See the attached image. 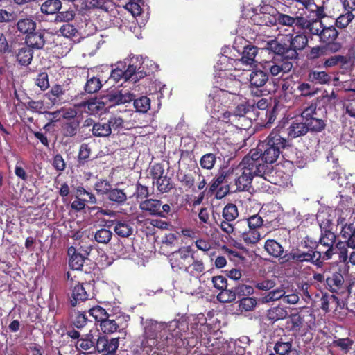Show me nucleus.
I'll list each match as a JSON object with an SVG mask.
<instances>
[{"label":"nucleus","instance_id":"nucleus-59","mask_svg":"<svg viewBox=\"0 0 355 355\" xmlns=\"http://www.w3.org/2000/svg\"><path fill=\"white\" fill-rule=\"evenodd\" d=\"M89 313L92 316L96 321L101 322L104 319H107V317L110 315L106 310L100 306H95L89 310Z\"/></svg>","mask_w":355,"mask_h":355},{"label":"nucleus","instance_id":"nucleus-43","mask_svg":"<svg viewBox=\"0 0 355 355\" xmlns=\"http://www.w3.org/2000/svg\"><path fill=\"white\" fill-rule=\"evenodd\" d=\"M62 8L60 0H46L41 5V12L45 15L57 14Z\"/></svg>","mask_w":355,"mask_h":355},{"label":"nucleus","instance_id":"nucleus-53","mask_svg":"<svg viewBox=\"0 0 355 355\" xmlns=\"http://www.w3.org/2000/svg\"><path fill=\"white\" fill-rule=\"evenodd\" d=\"M297 89L300 92V96L311 97L318 92V89L314 86L308 83H299Z\"/></svg>","mask_w":355,"mask_h":355},{"label":"nucleus","instance_id":"nucleus-1","mask_svg":"<svg viewBox=\"0 0 355 355\" xmlns=\"http://www.w3.org/2000/svg\"><path fill=\"white\" fill-rule=\"evenodd\" d=\"M290 146L289 141L286 137L284 127L277 126L274 128L265 140L261 141L256 148L251 149L246 155L255 165L263 166L266 174L269 171L268 164L275 163L282 150Z\"/></svg>","mask_w":355,"mask_h":355},{"label":"nucleus","instance_id":"nucleus-34","mask_svg":"<svg viewBox=\"0 0 355 355\" xmlns=\"http://www.w3.org/2000/svg\"><path fill=\"white\" fill-rule=\"evenodd\" d=\"M110 317L111 315H109L107 319L103 320L100 323L101 331L105 334H111L116 331L120 332L123 329L121 328V324L118 322L121 319L120 317L116 319H111Z\"/></svg>","mask_w":355,"mask_h":355},{"label":"nucleus","instance_id":"nucleus-38","mask_svg":"<svg viewBox=\"0 0 355 355\" xmlns=\"http://www.w3.org/2000/svg\"><path fill=\"white\" fill-rule=\"evenodd\" d=\"M92 135L96 137H107L112 134V130L108 121H103V120L97 121L94 124L92 128Z\"/></svg>","mask_w":355,"mask_h":355},{"label":"nucleus","instance_id":"nucleus-41","mask_svg":"<svg viewBox=\"0 0 355 355\" xmlns=\"http://www.w3.org/2000/svg\"><path fill=\"white\" fill-rule=\"evenodd\" d=\"M288 315V311L286 308L278 306L272 307L268 310L267 318L268 320L275 322L286 318Z\"/></svg>","mask_w":355,"mask_h":355},{"label":"nucleus","instance_id":"nucleus-28","mask_svg":"<svg viewBox=\"0 0 355 355\" xmlns=\"http://www.w3.org/2000/svg\"><path fill=\"white\" fill-rule=\"evenodd\" d=\"M96 338L94 336L92 331H89L77 340L76 347L78 350L87 351L88 354L96 352Z\"/></svg>","mask_w":355,"mask_h":355},{"label":"nucleus","instance_id":"nucleus-21","mask_svg":"<svg viewBox=\"0 0 355 355\" xmlns=\"http://www.w3.org/2000/svg\"><path fill=\"white\" fill-rule=\"evenodd\" d=\"M293 62L291 60L273 58L264 64V69L270 71L273 76H278L280 73H286L293 68Z\"/></svg>","mask_w":355,"mask_h":355},{"label":"nucleus","instance_id":"nucleus-15","mask_svg":"<svg viewBox=\"0 0 355 355\" xmlns=\"http://www.w3.org/2000/svg\"><path fill=\"white\" fill-rule=\"evenodd\" d=\"M338 234L336 233L320 234L318 241H317L318 246L322 245L324 248H327L325 252L315 251L313 254L310 257L313 258V256L318 255L319 258L331 259L333 255L336 254L335 250L336 243H337L336 239Z\"/></svg>","mask_w":355,"mask_h":355},{"label":"nucleus","instance_id":"nucleus-4","mask_svg":"<svg viewBox=\"0 0 355 355\" xmlns=\"http://www.w3.org/2000/svg\"><path fill=\"white\" fill-rule=\"evenodd\" d=\"M261 211L248 218L237 221V230H242V241L246 245H254L261 240L260 230L264 226V220Z\"/></svg>","mask_w":355,"mask_h":355},{"label":"nucleus","instance_id":"nucleus-3","mask_svg":"<svg viewBox=\"0 0 355 355\" xmlns=\"http://www.w3.org/2000/svg\"><path fill=\"white\" fill-rule=\"evenodd\" d=\"M355 219H347L340 214L336 219V229L339 239L336 248L339 251L340 259L346 261L348 258L347 248L355 249Z\"/></svg>","mask_w":355,"mask_h":355},{"label":"nucleus","instance_id":"nucleus-13","mask_svg":"<svg viewBox=\"0 0 355 355\" xmlns=\"http://www.w3.org/2000/svg\"><path fill=\"white\" fill-rule=\"evenodd\" d=\"M173 343V338L168 336H166L163 331L161 336L160 340H157V337L150 336L147 331H146V336L141 343V349L146 354H149L154 349L157 350L164 349Z\"/></svg>","mask_w":355,"mask_h":355},{"label":"nucleus","instance_id":"nucleus-52","mask_svg":"<svg viewBox=\"0 0 355 355\" xmlns=\"http://www.w3.org/2000/svg\"><path fill=\"white\" fill-rule=\"evenodd\" d=\"M26 109L31 110L33 112H37L38 114H43L46 112V110L49 109V106H46L44 101H34L31 100L25 105Z\"/></svg>","mask_w":355,"mask_h":355},{"label":"nucleus","instance_id":"nucleus-14","mask_svg":"<svg viewBox=\"0 0 355 355\" xmlns=\"http://www.w3.org/2000/svg\"><path fill=\"white\" fill-rule=\"evenodd\" d=\"M339 32L334 26L324 27L320 34V42L329 49V53H336L343 47L342 43L337 41Z\"/></svg>","mask_w":355,"mask_h":355},{"label":"nucleus","instance_id":"nucleus-27","mask_svg":"<svg viewBox=\"0 0 355 355\" xmlns=\"http://www.w3.org/2000/svg\"><path fill=\"white\" fill-rule=\"evenodd\" d=\"M46 32L44 30H35L31 33H28L25 38V43L30 48L35 49H41L45 44Z\"/></svg>","mask_w":355,"mask_h":355},{"label":"nucleus","instance_id":"nucleus-17","mask_svg":"<svg viewBox=\"0 0 355 355\" xmlns=\"http://www.w3.org/2000/svg\"><path fill=\"white\" fill-rule=\"evenodd\" d=\"M123 62L126 64V75L132 78V82L136 83L147 76V73L143 71L141 58L134 55L125 59Z\"/></svg>","mask_w":355,"mask_h":355},{"label":"nucleus","instance_id":"nucleus-33","mask_svg":"<svg viewBox=\"0 0 355 355\" xmlns=\"http://www.w3.org/2000/svg\"><path fill=\"white\" fill-rule=\"evenodd\" d=\"M307 127L304 121L297 122L293 121L287 130H285L286 135L290 139L297 138L305 135L308 132Z\"/></svg>","mask_w":355,"mask_h":355},{"label":"nucleus","instance_id":"nucleus-30","mask_svg":"<svg viewBox=\"0 0 355 355\" xmlns=\"http://www.w3.org/2000/svg\"><path fill=\"white\" fill-rule=\"evenodd\" d=\"M344 277L340 272H333L325 279V286L331 293H338L343 287Z\"/></svg>","mask_w":355,"mask_h":355},{"label":"nucleus","instance_id":"nucleus-50","mask_svg":"<svg viewBox=\"0 0 355 355\" xmlns=\"http://www.w3.org/2000/svg\"><path fill=\"white\" fill-rule=\"evenodd\" d=\"M113 234L111 230L101 227L94 234V240L98 243L107 244L111 241Z\"/></svg>","mask_w":355,"mask_h":355},{"label":"nucleus","instance_id":"nucleus-31","mask_svg":"<svg viewBox=\"0 0 355 355\" xmlns=\"http://www.w3.org/2000/svg\"><path fill=\"white\" fill-rule=\"evenodd\" d=\"M253 20L259 26H274L277 24V15L265 10V6L261 8V13L254 15Z\"/></svg>","mask_w":355,"mask_h":355},{"label":"nucleus","instance_id":"nucleus-5","mask_svg":"<svg viewBox=\"0 0 355 355\" xmlns=\"http://www.w3.org/2000/svg\"><path fill=\"white\" fill-rule=\"evenodd\" d=\"M264 249L270 256L278 258L280 264L284 267L300 272V261L296 260L294 257L300 253L299 248H293L290 252L284 254V249L279 243L275 239H267Z\"/></svg>","mask_w":355,"mask_h":355},{"label":"nucleus","instance_id":"nucleus-26","mask_svg":"<svg viewBox=\"0 0 355 355\" xmlns=\"http://www.w3.org/2000/svg\"><path fill=\"white\" fill-rule=\"evenodd\" d=\"M68 254L69 255V266L72 270H82L85 273L90 272L85 268L84 265L86 261H90L88 258H86L81 253L76 252L73 247L69 248Z\"/></svg>","mask_w":355,"mask_h":355},{"label":"nucleus","instance_id":"nucleus-48","mask_svg":"<svg viewBox=\"0 0 355 355\" xmlns=\"http://www.w3.org/2000/svg\"><path fill=\"white\" fill-rule=\"evenodd\" d=\"M18 31L22 33L28 35L36 28V23L29 18L19 19L17 23Z\"/></svg>","mask_w":355,"mask_h":355},{"label":"nucleus","instance_id":"nucleus-9","mask_svg":"<svg viewBox=\"0 0 355 355\" xmlns=\"http://www.w3.org/2000/svg\"><path fill=\"white\" fill-rule=\"evenodd\" d=\"M301 118L308 128V132H321L326 127L325 121L319 117L316 102H311L308 107L303 110Z\"/></svg>","mask_w":355,"mask_h":355},{"label":"nucleus","instance_id":"nucleus-46","mask_svg":"<svg viewBox=\"0 0 355 355\" xmlns=\"http://www.w3.org/2000/svg\"><path fill=\"white\" fill-rule=\"evenodd\" d=\"M102 85L99 78L94 76L90 77L89 75H88L84 89L87 94H94L101 89Z\"/></svg>","mask_w":355,"mask_h":355},{"label":"nucleus","instance_id":"nucleus-37","mask_svg":"<svg viewBox=\"0 0 355 355\" xmlns=\"http://www.w3.org/2000/svg\"><path fill=\"white\" fill-rule=\"evenodd\" d=\"M196 252L192 253L191 259L193 260L192 263H189L187 268L188 270H185L191 277H198L200 274L204 272L205 270V264L202 259H198L195 255Z\"/></svg>","mask_w":355,"mask_h":355},{"label":"nucleus","instance_id":"nucleus-10","mask_svg":"<svg viewBox=\"0 0 355 355\" xmlns=\"http://www.w3.org/2000/svg\"><path fill=\"white\" fill-rule=\"evenodd\" d=\"M139 208L144 212L153 216L167 218L171 214V206L155 198L146 199L139 204Z\"/></svg>","mask_w":355,"mask_h":355},{"label":"nucleus","instance_id":"nucleus-18","mask_svg":"<svg viewBox=\"0 0 355 355\" xmlns=\"http://www.w3.org/2000/svg\"><path fill=\"white\" fill-rule=\"evenodd\" d=\"M289 7L282 3H277V8H275L270 5H265V10L269 11L272 14H276L277 15V24H279L282 26H293L295 24V17L290 16L283 12H288Z\"/></svg>","mask_w":355,"mask_h":355},{"label":"nucleus","instance_id":"nucleus-2","mask_svg":"<svg viewBox=\"0 0 355 355\" xmlns=\"http://www.w3.org/2000/svg\"><path fill=\"white\" fill-rule=\"evenodd\" d=\"M203 324L196 322L193 324L190 328L189 327L188 321L181 318L179 320H173L169 322L166 326V329H164L166 336H168L173 338L171 347H180L187 342L189 344V340L193 338H201L202 331L201 328Z\"/></svg>","mask_w":355,"mask_h":355},{"label":"nucleus","instance_id":"nucleus-36","mask_svg":"<svg viewBox=\"0 0 355 355\" xmlns=\"http://www.w3.org/2000/svg\"><path fill=\"white\" fill-rule=\"evenodd\" d=\"M126 73H128L126 64L125 62H118L115 65V68L113 69L110 73V79L113 80L116 83L122 79L125 81H132V78L129 77Z\"/></svg>","mask_w":355,"mask_h":355},{"label":"nucleus","instance_id":"nucleus-8","mask_svg":"<svg viewBox=\"0 0 355 355\" xmlns=\"http://www.w3.org/2000/svg\"><path fill=\"white\" fill-rule=\"evenodd\" d=\"M288 43V40L284 35L280 38L270 40L266 42L264 48L275 54L273 58L291 61L297 59L298 53L290 49Z\"/></svg>","mask_w":355,"mask_h":355},{"label":"nucleus","instance_id":"nucleus-20","mask_svg":"<svg viewBox=\"0 0 355 355\" xmlns=\"http://www.w3.org/2000/svg\"><path fill=\"white\" fill-rule=\"evenodd\" d=\"M135 97V95L125 92L122 93L121 91H110L107 94L102 96L103 105L107 104L108 107L125 104L131 102Z\"/></svg>","mask_w":355,"mask_h":355},{"label":"nucleus","instance_id":"nucleus-44","mask_svg":"<svg viewBox=\"0 0 355 355\" xmlns=\"http://www.w3.org/2000/svg\"><path fill=\"white\" fill-rule=\"evenodd\" d=\"M155 183L157 190L162 193H168L175 187L171 178L166 175L156 180Z\"/></svg>","mask_w":355,"mask_h":355},{"label":"nucleus","instance_id":"nucleus-62","mask_svg":"<svg viewBox=\"0 0 355 355\" xmlns=\"http://www.w3.org/2000/svg\"><path fill=\"white\" fill-rule=\"evenodd\" d=\"M254 104H250L249 101L238 105L233 112L234 116H244L247 113L254 111Z\"/></svg>","mask_w":355,"mask_h":355},{"label":"nucleus","instance_id":"nucleus-47","mask_svg":"<svg viewBox=\"0 0 355 355\" xmlns=\"http://www.w3.org/2000/svg\"><path fill=\"white\" fill-rule=\"evenodd\" d=\"M293 347V341L292 339L285 341L280 338L274 345L273 350L278 355H286L291 348Z\"/></svg>","mask_w":355,"mask_h":355},{"label":"nucleus","instance_id":"nucleus-6","mask_svg":"<svg viewBox=\"0 0 355 355\" xmlns=\"http://www.w3.org/2000/svg\"><path fill=\"white\" fill-rule=\"evenodd\" d=\"M241 162H245L241 167V171L237 175L236 188L233 190L234 191H248L253 177L261 176L264 177V171H263V166L255 165L252 162V159H250L245 155Z\"/></svg>","mask_w":355,"mask_h":355},{"label":"nucleus","instance_id":"nucleus-51","mask_svg":"<svg viewBox=\"0 0 355 355\" xmlns=\"http://www.w3.org/2000/svg\"><path fill=\"white\" fill-rule=\"evenodd\" d=\"M320 302V308L324 311L325 313H328L329 311V305L334 304L337 306L339 304V299L334 295H329L325 293L322 294Z\"/></svg>","mask_w":355,"mask_h":355},{"label":"nucleus","instance_id":"nucleus-64","mask_svg":"<svg viewBox=\"0 0 355 355\" xmlns=\"http://www.w3.org/2000/svg\"><path fill=\"white\" fill-rule=\"evenodd\" d=\"M60 34L68 38H74L78 36V31L74 26L69 23L63 24L60 28Z\"/></svg>","mask_w":355,"mask_h":355},{"label":"nucleus","instance_id":"nucleus-16","mask_svg":"<svg viewBox=\"0 0 355 355\" xmlns=\"http://www.w3.org/2000/svg\"><path fill=\"white\" fill-rule=\"evenodd\" d=\"M96 352L103 353V355H118L119 338H108L105 336L98 335L96 340Z\"/></svg>","mask_w":355,"mask_h":355},{"label":"nucleus","instance_id":"nucleus-25","mask_svg":"<svg viewBox=\"0 0 355 355\" xmlns=\"http://www.w3.org/2000/svg\"><path fill=\"white\" fill-rule=\"evenodd\" d=\"M45 96L53 105H61L70 100L67 91L62 85L59 84L53 85L51 89L45 94Z\"/></svg>","mask_w":355,"mask_h":355},{"label":"nucleus","instance_id":"nucleus-61","mask_svg":"<svg viewBox=\"0 0 355 355\" xmlns=\"http://www.w3.org/2000/svg\"><path fill=\"white\" fill-rule=\"evenodd\" d=\"M336 60L340 69H347L353 65L355 58L351 54H347L346 55H336Z\"/></svg>","mask_w":355,"mask_h":355},{"label":"nucleus","instance_id":"nucleus-39","mask_svg":"<svg viewBox=\"0 0 355 355\" xmlns=\"http://www.w3.org/2000/svg\"><path fill=\"white\" fill-rule=\"evenodd\" d=\"M80 123L77 119H70L61 126V133L64 137H73L78 132Z\"/></svg>","mask_w":355,"mask_h":355},{"label":"nucleus","instance_id":"nucleus-63","mask_svg":"<svg viewBox=\"0 0 355 355\" xmlns=\"http://www.w3.org/2000/svg\"><path fill=\"white\" fill-rule=\"evenodd\" d=\"M35 84L42 91H46L50 86L48 73L45 71L40 72L35 78Z\"/></svg>","mask_w":355,"mask_h":355},{"label":"nucleus","instance_id":"nucleus-35","mask_svg":"<svg viewBox=\"0 0 355 355\" xmlns=\"http://www.w3.org/2000/svg\"><path fill=\"white\" fill-rule=\"evenodd\" d=\"M304 322V318L300 314L293 313L288 316L285 328L288 331L298 333L303 327Z\"/></svg>","mask_w":355,"mask_h":355},{"label":"nucleus","instance_id":"nucleus-45","mask_svg":"<svg viewBox=\"0 0 355 355\" xmlns=\"http://www.w3.org/2000/svg\"><path fill=\"white\" fill-rule=\"evenodd\" d=\"M223 184L225 185V176L223 175V170L221 169L218 171V173L215 175L211 182L209 183V187L207 188V193L212 195L216 192V194L218 189L221 187H223Z\"/></svg>","mask_w":355,"mask_h":355},{"label":"nucleus","instance_id":"nucleus-56","mask_svg":"<svg viewBox=\"0 0 355 355\" xmlns=\"http://www.w3.org/2000/svg\"><path fill=\"white\" fill-rule=\"evenodd\" d=\"M231 222L224 219L220 224L221 230L227 234L232 233L242 241V230H237V222L234 225H232Z\"/></svg>","mask_w":355,"mask_h":355},{"label":"nucleus","instance_id":"nucleus-60","mask_svg":"<svg viewBox=\"0 0 355 355\" xmlns=\"http://www.w3.org/2000/svg\"><path fill=\"white\" fill-rule=\"evenodd\" d=\"M149 196L148 187L142 184L139 181H137L135 184V191L133 193V196L137 200H144L147 199Z\"/></svg>","mask_w":355,"mask_h":355},{"label":"nucleus","instance_id":"nucleus-32","mask_svg":"<svg viewBox=\"0 0 355 355\" xmlns=\"http://www.w3.org/2000/svg\"><path fill=\"white\" fill-rule=\"evenodd\" d=\"M285 38L288 40V47L295 52L304 49L308 44V38L304 34H297L295 37L286 35Z\"/></svg>","mask_w":355,"mask_h":355},{"label":"nucleus","instance_id":"nucleus-49","mask_svg":"<svg viewBox=\"0 0 355 355\" xmlns=\"http://www.w3.org/2000/svg\"><path fill=\"white\" fill-rule=\"evenodd\" d=\"M308 78L311 82L319 84H326L331 80L330 76L325 71H311Z\"/></svg>","mask_w":355,"mask_h":355},{"label":"nucleus","instance_id":"nucleus-7","mask_svg":"<svg viewBox=\"0 0 355 355\" xmlns=\"http://www.w3.org/2000/svg\"><path fill=\"white\" fill-rule=\"evenodd\" d=\"M259 49L254 45H247L243 48L242 57L240 59H233L227 55H221L218 60V64L220 65V70L236 69L239 64L252 67L257 62L255 58L258 53Z\"/></svg>","mask_w":355,"mask_h":355},{"label":"nucleus","instance_id":"nucleus-54","mask_svg":"<svg viewBox=\"0 0 355 355\" xmlns=\"http://www.w3.org/2000/svg\"><path fill=\"white\" fill-rule=\"evenodd\" d=\"M238 216L237 207L233 203L227 204L223 209V217L227 221H234Z\"/></svg>","mask_w":355,"mask_h":355},{"label":"nucleus","instance_id":"nucleus-42","mask_svg":"<svg viewBox=\"0 0 355 355\" xmlns=\"http://www.w3.org/2000/svg\"><path fill=\"white\" fill-rule=\"evenodd\" d=\"M33 51L30 47L24 46L19 49L16 55L17 60L20 65L28 66L33 60Z\"/></svg>","mask_w":355,"mask_h":355},{"label":"nucleus","instance_id":"nucleus-19","mask_svg":"<svg viewBox=\"0 0 355 355\" xmlns=\"http://www.w3.org/2000/svg\"><path fill=\"white\" fill-rule=\"evenodd\" d=\"M107 227H112L114 233L121 238H128L134 232L132 223L127 218H116L108 220Z\"/></svg>","mask_w":355,"mask_h":355},{"label":"nucleus","instance_id":"nucleus-29","mask_svg":"<svg viewBox=\"0 0 355 355\" xmlns=\"http://www.w3.org/2000/svg\"><path fill=\"white\" fill-rule=\"evenodd\" d=\"M106 198L112 205L115 206H122L128 200V196L124 189L113 187L110 189Z\"/></svg>","mask_w":355,"mask_h":355},{"label":"nucleus","instance_id":"nucleus-58","mask_svg":"<svg viewBox=\"0 0 355 355\" xmlns=\"http://www.w3.org/2000/svg\"><path fill=\"white\" fill-rule=\"evenodd\" d=\"M355 15L354 13L348 12L346 11L345 14L340 15L336 19L335 24L338 28H345L354 19Z\"/></svg>","mask_w":355,"mask_h":355},{"label":"nucleus","instance_id":"nucleus-12","mask_svg":"<svg viewBox=\"0 0 355 355\" xmlns=\"http://www.w3.org/2000/svg\"><path fill=\"white\" fill-rule=\"evenodd\" d=\"M245 164V162H240L237 166L229 168H223L225 176V185L221 187L217 193L216 198L220 199L225 196L230 191H234L236 188L237 175L241 171V167Z\"/></svg>","mask_w":355,"mask_h":355},{"label":"nucleus","instance_id":"nucleus-23","mask_svg":"<svg viewBox=\"0 0 355 355\" xmlns=\"http://www.w3.org/2000/svg\"><path fill=\"white\" fill-rule=\"evenodd\" d=\"M327 250V248H324L322 245L315 246V248H314L311 253L305 252L300 249V253L294 257L296 258V260L300 261V271L302 270L304 263H310L317 266H321L324 261L329 260L330 259L319 258L318 255L313 256V258L310 259V257L312 256L313 252L315 251L325 252Z\"/></svg>","mask_w":355,"mask_h":355},{"label":"nucleus","instance_id":"nucleus-24","mask_svg":"<svg viewBox=\"0 0 355 355\" xmlns=\"http://www.w3.org/2000/svg\"><path fill=\"white\" fill-rule=\"evenodd\" d=\"M268 80V75L266 72L261 70H256L251 72L250 75V85L251 89H256V91L252 90V93L257 96L263 95V87Z\"/></svg>","mask_w":355,"mask_h":355},{"label":"nucleus","instance_id":"nucleus-40","mask_svg":"<svg viewBox=\"0 0 355 355\" xmlns=\"http://www.w3.org/2000/svg\"><path fill=\"white\" fill-rule=\"evenodd\" d=\"M92 149L89 144H82L78 150L77 166H84L89 161Z\"/></svg>","mask_w":355,"mask_h":355},{"label":"nucleus","instance_id":"nucleus-57","mask_svg":"<svg viewBox=\"0 0 355 355\" xmlns=\"http://www.w3.org/2000/svg\"><path fill=\"white\" fill-rule=\"evenodd\" d=\"M236 295L234 288H227L221 291L217 295V299L223 303L232 302L236 300Z\"/></svg>","mask_w":355,"mask_h":355},{"label":"nucleus","instance_id":"nucleus-11","mask_svg":"<svg viewBox=\"0 0 355 355\" xmlns=\"http://www.w3.org/2000/svg\"><path fill=\"white\" fill-rule=\"evenodd\" d=\"M193 250L191 246H183L178 250L172 252L169 257V261L172 269L178 272L179 270H188V265L190 263Z\"/></svg>","mask_w":355,"mask_h":355},{"label":"nucleus","instance_id":"nucleus-55","mask_svg":"<svg viewBox=\"0 0 355 355\" xmlns=\"http://www.w3.org/2000/svg\"><path fill=\"white\" fill-rule=\"evenodd\" d=\"M132 101L137 112L146 113L150 108V100L147 96H141L137 99L134 98Z\"/></svg>","mask_w":355,"mask_h":355},{"label":"nucleus","instance_id":"nucleus-22","mask_svg":"<svg viewBox=\"0 0 355 355\" xmlns=\"http://www.w3.org/2000/svg\"><path fill=\"white\" fill-rule=\"evenodd\" d=\"M90 288L91 284L89 283L80 284L78 282L74 286H71V296L70 298L71 306L75 307L78 304L87 300L90 296L88 293Z\"/></svg>","mask_w":355,"mask_h":355}]
</instances>
